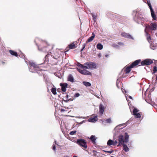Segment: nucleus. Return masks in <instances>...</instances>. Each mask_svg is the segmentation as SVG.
Listing matches in <instances>:
<instances>
[{"label": "nucleus", "instance_id": "1", "mask_svg": "<svg viewBox=\"0 0 157 157\" xmlns=\"http://www.w3.org/2000/svg\"><path fill=\"white\" fill-rule=\"evenodd\" d=\"M29 71L32 72H36L38 74L41 75V69L39 68L38 65L36 64L33 61H30L29 62Z\"/></svg>", "mask_w": 157, "mask_h": 157}, {"label": "nucleus", "instance_id": "2", "mask_svg": "<svg viewBox=\"0 0 157 157\" xmlns=\"http://www.w3.org/2000/svg\"><path fill=\"white\" fill-rule=\"evenodd\" d=\"M148 29H149L151 30H155L157 29V24L153 22L151 23L150 25L146 26L144 31L146 33L147 40L149 43H150L151 42V39L150 36L149 34L146 32V30Z\"/></svg>", "mask_w": 157, "mask_h": 157}, {"label": "nucleus", "instance_id": "3", "mask_svg": "<svg viewBox=\"0 0 157 157\" xmlns=\"http://www.w3.org/2000/svg\"><path fill=\"white\" fill-rule=\"evenodd\" d=\"M129 136L128 133L125 132L124 134V137L122 135H121L118 136L119 144L118 146H120L121 145H123L124 143H127L128 141Z\"/></svg>", "mask_w": 157, "mask_h": 157}, {"label": "nucleus", "instance_id": "4", "mask_svg": "<svg viewBox=\"0 0 157 157\" xmlns=\"http://www.w3.org/2000/svg\"><path fill=\"white\" fill-rule=\"evenodd\" d=\"M134 13L135 14V16L134 17V19L138 23H139L141 21H143L144 19L141 14L138 13V11L137 12V10H135L133 11V14Z\"/></svg>", "mask_w": 157, "mask_h": 157}, {"label": "nucleus", "instance_id": "5", "mask_svg": "<svg viewBox=\"0 0 157 157\" xmlns=\"http://www.w3.org/2000/svg\"><path fill=\"white\" fill-rule=\"evenodd\" d=\"M84 65H85V69L94 70L97 68V64L93 62H87L84 63Z\"/></svg>", "mask_w": 157, "mask_h": 157}, {"label": "nucleus", "instance_id": "6", "mask_svg": "<svg viewBox=\"0 0 157 157\" xmlns=\"http://www.w3.org/2000/svg\"><path fill=\"white\" fill-rule=\"evenodd\" d=\"M47 45V43L45 41H42L40 45L39 46H38V49L44 52H46L49 51V49L48 47H44L45 45Z\"/></svg>", "mask_w": 157, "mask_h": 157}, {"label": "nucleus", "instance_id": "7", "mask_svg": "<svg viewBox=\"0 0 157 157\" xmlns=\"http://www.w3.org/2000/svg\"><path fill=\"white\" fill-rule=\"evenodd\" d=\"M76 143L80 146L85 149H86L87 147L86 141L84 139H78L77 140Z\"/></svg>", "mask_w": 157, "mask_h": 157}, {"label": "nucleus", "instance_id": "8", "mask_svg": "<svg viewBox=\"0 0 157 157\" xmlns=\"http://www.w3.org/2000/svg\"><path fill=\"white\" fill-rule=\"evenodd\" d=\"M147 4L150 9L151 12V14L152 18H153V20H156V15L155 14L154 12L153 9L152 8V6L150 3V0H147Z\"/></svg>", "mask_w": 157, "mask_h": 157}, {"label": "nucleus", "instance_id": "9", "mask_svg": "<svg viewBox=\"0 0 157 157\" xmlns=\"http://www.w3.org/2000/svg\"><path fill=\"white\" fill-rule=\"evenodd\" d=\"M77 71L80 73L84 75H91V73L89 71H87L86 69H83L81 70L77 68Z\"/></svg>", "mask_w": 157, "mask_h": 157}, {"label": "nucleus", "instance_id": "10", "mask_svg": "<svg viewBox=\"0 0 157 157\" xmlns=\"http://www.w3.org/2000/svg\"><path fill=\"white\" fill-rule=\"evenodd\" d=\"M153 63L152 61L150 59H147L141 62L142 65H149Z\"/></svg>", "mask_w": 157, "mask_h": 157}, {"label": "nucleus", "instance_id": "11", "mask_svg": "<svg viewBox=\"0 0 157 157\" xmlns=\"http://www.w3.org/2000/svg\"><path fill=\"white\" fill-rule=\"evenodd\" d=\"M121 35L122 36L128 39H131L132 40H134V38L131 35L128 33H126L125 32H123L121 33Z\"/></svg>", "mask_w": 157, "mask_h": 157}, {"label": "nucleus", "instance_id": "12", "mask_svg": "<svg viewBox=\"0 0 157 157\" xmlns=\"http://www.w3.org/2000/svg\"><path fill=\"white\" fill-rule=\"evenodd\" d=\"M60 86L61 87V90L63 92H65L67 86V84L66 83H60Z\"/></svg>", "mask_w": 157, "mask_h": 157}, {"label": "nucleus", "instance_id": "13", "mask_svg": "<svg viewBox=\"0 0 157 157\" xmlns=\"http://www.w3.org/2000/svg\"><path fill=\"white\" fill-rule=\"evenodd\" d=\"M99 113L101 115H102L104 113L105 107L103 105L100 104L99 105Z\"/></svg>", "mask_w": 157, "mask_h": 157}, {"label": "nucleus", "instance_id": "14", "mask_svg": "<svg viewBox=\"0 0 157 157\" xmlns=\"http://www.w3.org/2000/svg\"><path fill=\"white\" fill-rule=\"evenodd\" d=\"M140 61V59H138L135 61L131 64V67L133 68L134 66L138 65Z\"/></svg>", "mask_w": 157, "mask_h": 157}, {"label": "nucleus", "instance_id": "15", "mask_svg": "<svg viewBox=\"0 0 157 157\" xmlns=\"http://www.w3.org/2000/svg\"><path fill=\"white\" fill-rule=\"evenodd\" d=\"M98 120L97 116H94L93 117L90 118L88 119V121L89 122H95Z\"/></svg>", "mask_w": 157, "mask_h": 157}, {"label": "nucleus", "instance_id": "16", "mask_svg": "<svg viewBox=\"0 0 157 157\" xmlns=\"http://www.w3.org/2000/svg\"><path fill=\"white\" fill-rule=\"evenodd\" d=\"M95 35L94 33H93L92 34V36L90 37L87 40L86 43H88L92 41L94 38Z\"/></svg>", "mask_w": 157, "mask_h": 157}, {"label": "nucleus", "instance_id": "17", "mask_svg": "<svg viewBox=\"0 0 157 157\" xmlns=\"http://www.w3.org/2000/svg\"><path fill=\"white\" fill-rule=\"evenodd\" d=\"M132 68V67H131V65L127 67L124 70L125 73L127 74L129 73L131 71V68Z\"/></svg>", "mask_w": 157, "mask_h": 157}, {"label": "nucleus", "instance_id": "18", "mask_svg": "<svg viewBox=\"0 0 157 157\" xmlns=\"http://www.w3.org/2000/svg\"><path fill=\"white\" fill-rule=\"evenodd\" d=\"M9 52L11 55L13 56H14L16 57H18V54L15 51L10 50L9 51Z\"/></svg>", "mask_w": 157, "mask_h": 157}, {"label": "nucleus", "instance_id": "19", "mask_svg": "<svg viewBox=\"0 0 157 157\" xmlns=\"http://www.w3.org/2000/svg\"><path fill=\"white\" fill-rule=\"evenodd\" d=\"M123 150L125 152H127L129 151V149L126 144H124L123 145Z\"/></svg>", "mask_w": 157, "mask_h": 157}, {"label": "nucleus", "instance_id": "20", "mask_svg": "<svg viewBox=\"0 0 157 157\" xmlns=\"http://www.w3.org/2000/svg\"><path fill=\"white\" fill-rule=\"evenodd\" d=\"M125 124H119L115 128L114 130H117V129H120L123 128V127L121 128V126H123V125H124Z\"/></svg>", "mask_w": 157, "mask_h": 157}, {"label": "nucleus", "instance_id": "21", "mask_svg": "<svg viewBox=\"0 0 157 157\" xmlns=\"http://www.w3.org/2000/svg\"><path fill=\"white\" fill-rule=\"evenodd\" d=\"M68 81L71 82H74V78L71 75H69L68 77Z\"/></svg>", "mask_w": 157, "mask_h": 157}, {"label": "nucleus", "instance_id": "22", "mask_svg": "<svg viewBox=\"0 0 157 157\" xmlns=\"http://www.w3.org/2000/svg\"><path fill=\"white\" fill-rule=\"evenodd\" d=\"M97 48L99 50H101L103 48V46L101 44L98 43L97 45Z\"/></svg>", "mask_w": 157, "mask_h": 157}, {"label": "nucleus", "instance_id": "23", "mask_svg": "<svg viewBox=\"0 0 157 157\" xmlns=\"http://www.w3.org/2000/svg\"><path fill=\"white\" fill-rule=\"evenodd\" d=\"M54 143H55V144H54L52 145V149L54 151H56V144L57 145H59L58 144V143L56 141V140H55Z\"/></svg>", "mask_w": 157, "mask_h": 157}, {"label": "nucleus", "instance_id": "24", "mask_svg": "<svg viewBox=\"0 0 157 157\" xmlns=\"http://www.w3.org/2000/svg\"><path fill=\"white\" fill-rule=\"evenodd\" d=\"M82 83H83V84L85 86H86V87H87V86H90L91 85V84H90V83L89 82H88L83 81V82Z\"/></svg>", "mask_w": 157, "mask_h": 157}, {"label": "nucleus", "instance_id": "25", "mask_svg": "<svg viewBox=\"0 0 157 157\" xmlns=\"http://www.w3.org/2000/svg\"><path fill=\"white\" fill-rule=\"evenodd\" d=\"M90 139L94 143H95L96 138H95V137L94 136L92 135L90 137Z\"/></svg>", "mask_w": 157, "mask_h": 157}, {"label": "nucleus", "instance_id": "26", "mask_svg": "<svg viewBox=\"0 0 157 157\" xmlns=\"http://www.w3.org/2000/svg\"><path fill=\"white\" fill-rule=\"evenodd\" d=\"M107 144L109 146L113 145V141L111 140H109L107 142Z\"/></svg>", "mask_w": 157, "mask_h": 157}, {"label": "nucleus", "instance_id": "27", "mask_svg": "<svg viewBox=\"0 0 157 157\" xmlns=\"http://www.w3.org/2000/svg\"><path fill=\"white\" fill-rule=\"evenodd\" d=\"M69 47L70 49H74L75 48V45L73 43L69 45Z\"/></svg>", "mask_w": 157, "mask_h": 157}, {"label": "nucleus", "instance_id": "28", "mask_svg": "<svg viewBox=\"0 0 157 157\" xmlns=\"http://www.w3.org/2000/svg\"><path fill=\"white\" fill-rule=\"evenodd\" d=\"M77 66L79 67H81L82 68L85 69V65L84 64V65H82L80 63H78V64Z\"/></svg>", "mask_w": 157, "mask_h": 157}, {"label": "nucleus", "instance_id": "29", "mask_svg": "<svg viewBox=\"0 0 157 157\" xmlns=\"http://www.w3.org/2000/svg\"><path fill=\"white\" fill-rule=\"evenodd\" d=\"M51 91L55 95L56 94V88H52L51 89Z\"/></svg>", "mask_w": 157, "mask_h": 157}, {"label": "nucleus", "instance_id": "30", "mask_svg": "<svg viewBox=\"0 0 157 157\" xmlns=\"http://www.w3.org/2000/svg\"><path fill=\"white\" fill-rule=\"evenodd\" d=\"M138 111L139 110L137 109L134 108L132 112L133 115H135Z\"/></svg>", "mask_w": 157, "mask_h": 157}, {"label": "nucleus", "instance_id": "31", "mask_svg": "<svg viewBox=\"0 0 157 157\" xmlns=\"http://www.w3.org/2000/svg\"><path fill=\"white\" fill-rule=\"evenodd\" d=\"M103 121H106V122L109 123H110L112 122V121L110 118H109L107 119L106 120H104Z\"/></svg>", "mask_w": 157, "mask_h": 157}, {"label": "nucleus", "instance_id": "32", "mask_svg": "<svg viewBox=\"0 0 157 157\" xmlns=\"http://www.w3.org/2000/svg\"><path fill=\"white\" fill-rule=\"evenodd\" d=\"M135 115L136 116L135 117L137 118H139L141 117V115L139 113H136L135 114Z\"/></svg>", "mask_w": 157, "mask_h": 157}, {"label": "nucleus", "instance_id": "33", "mask_svg": "<svg viewBox=\"0 0 157 157\" xmlns=\"http://www.w3.org/2000/svg\"><path fill=\"white\" fill-rule=\"evenodd\" d=\"M76 132V131H73L70 132V134L71 135H73Z\"/></svg>", "mask_w": 157, "mask_h": 157}, {"label": "nucleus", "instance_id": "34", "mask_svg": "<svg viewBox=\"0 0 157 157\" xmlns=\"http://www.w3.org/2000/svg\"><path fill=\"white\" fill-rule=\"evenodd\" d=\"M153 71L154 73H155L157 71V67L156 66H154L153 68Z\"/></svg>", "mask_w": 157, "mask_h": 157}, {"label": "nucleus", "instance_id": "35", "mask_svg": "<svg viewBox=\"0 0 157 157\" xmlns=\"http://www.w3.org/2000/svg\"><path fill=\"white\" fill-rule=\"evenodd\" d=\"M118 143V142L117 140H115L114 141H113V145H116Z\"/></svg>", "mask_w": 157, "mask_h": 157}, {"label": "nucleus", "instance_id": "36", "mask_svg": "<svg viewBox=\"0 0 157 157\" xmlns=\"http://www.w3.org/2000/svg\"><path fill=\"white\" fill-rule=\"evenodd\" d=\"M80 95V94L78 93H76L75 94L74 96L75 97V98L78 97Z\"/></svg>", "mask_w": 157, "mask_h": 157}, {"label": "nucleus", "instance_id": "37", "mask_svg": "<svg viewBox=\"0 0 157 157\" xmlns=\"http://www.w3.org/2000/svg\"><path fill=\"white\" fill-rule=\"evenodd\" d=\"M92 16L93 17L94 20L96 18L97 16L95 15H94L93 14H92Z\"/></svg>", "mask_w": 157, "mask_h": 157}, {"label": "nucleus", "instance_id": "38", "mask_svg": "<svg viewBox=\"0 0 157 157\" xmlns=\"http://www.w3.org/2000/svg\"><path fill=\"white\" fill-rule=\"evenodd\" d=\"M85 46H86V44H84L82 45V48L81 50V52H82L83 50L84 49Z\"/></svg>", "mask_w": 157, "mask_h": 157}, {"label": "nucleus", "instance_id": "39", "mask_svg": "<svg viewBox=\"0 0 157 157\" xmlns=\"http://www.w3.org/2000/svg\"><path fill=\"white\" fill-rule=\"evenodd\" d=\"M118 44L120 45H124V44L122 42H119L118 43Z\"/></svg>", "mask_w": 157, "mask_h": 157}, {"label": "nucleus", "instance_id": "40", "mask_svg": "<svg viewBox=\"0 0 157 157\" xmlns=\"http://www.w3.org/2000/svg\"><path fill=\"white\" fill-rule=\"evenodd\" d=\"M113 150L106 151V152L107 153L110 154L112 153L113 152Z\"/></svg>", "mask_w": 157, "mask_h": 157}, {"label": "nucleus", "instance_id": "41", "mask_svg": "<svg viewBox=\"0 0 157 157\" xmlns=\"http://www.w3.org/2000/svg\"><path fill=\"white\" fill-rule=\"evenodd\" d=\"M118 80H117V82H116V84H117V87L119 88V86H118Z\"/></svg>", "mask_w": 157, "mask_h": 157}, {"label": "nucleus", "instance_id": "42", "mask_svg": "<svg viewBox=\"0 0 157 157\" xmlns=\"http://www.w3.org/2000/svg\"><path fill=\"white\" fill-rule=\"evenodd\" d=\"M19 56L22 58H24L25 57V56L24 55H19Z\"/></svg>", "mask_w": 157, "mask_h": 157}, {"label": "nucleus", "instance_id": "43", "mask_svg": "<svg viewBox=\"0 0 157 157\" xmlns=\"http://www.w3.org/2000/svg\"><path fill=\"white\" fill-rule=\"evenodd\" d=\"M98 56L99 58H100L101 56V53H99L98 54Z\"/></svg>", "mask_w": 157, "mask_h": 157}, {"label": "nucleus", "instance_id": "44", "mask_svg": "<svg viewBox=\"0 0 157 157\" xmlns=\"http://www.w3.org/2000/svg\"><path fill=\"white\" fill-rule=\"evenodd\" d=\"M39 40V39H38V38H36V40H35V42L36 43V42H37V40ZM36 45H37V43H36Z\"/></svg>", "mask_w": 157, "mask_h": 157}, {"label": "nucleus", "instance_id": "45", "mask_svg": "<svg viewBox=\"0 0 157 157\" xmlns=\"http://www.w3.org/2000/svg\"><path fill=\"white\" fill-rule=\"evenodd\" d=\"M121 90H122V92L123 93H124V91L125 93L126 92V90L124 89H122Z\"/></svg>", "mask_w": 157, "mask_h": 157}, {"label": "nucleus", "instance_id": "46", "mask_svg": "<svg viewBox=\"0 0 157 157\" xmlns=\"http://www.w3.org/2000/svg\"><path fill=\"white\" fill-rule=\"evenodd\" d=\"M85 121H82L81 122L79 123V124H82L83 123V122H84Z\"/></svg>", "mask_w": 157, "mask_h": 157}, {"label": "nucleus", "instance_id": "47", "mask_svg": "<svg viewBox=\"0 0 157 157\" xmlns=\"http://www.w3.org/2000/svg\"><path fill=\"white\" fill-rule=\"evenodd\" d=\"M65 111V110L64 109H62L61 110V111L62 112H64Z\"/></svg>", "mask_w": 157, "mask_h": 157}, {"label": "nucleus", "instance_id": "48", "mask_svg": "<svg viewBox=\"0 0 157 157\" xmlns=\"http://www.w3.org/2000/svg\"><path fill=\"white\" fill-rule=\"evenodd\" d=\"M77 117V118H85V117Z\"/></svg>", "mask_w": 157, "mask_h": 157}, {"label": "nucleus", "instance_id": "49", "mask_svg": "<svg viewBox=\"0 0 157 157\" xmlns=\"http://www.w3.org/2000/svg\"><path fill=\"white\" fill-rule=\"evenodd\" d=\"M66 97L67 98L66 99H67L68 98V95L67 94L66 95Z\"/></svg>", "mask_w": 157, "mask_h": 157}, {"label": "nucleus", "instance_id": "50", "mask_svg": "<svg viewBox=\"0 0 157 157\" xmlns=\"http://www.w3.org/2000/svg\"><path fill=\"white\" fill-rule=\"evenodd\" d=\"M48 56V55H46L45 56V58H47Z\"/></svg>", "mask_w": 157, "mask_h": 157}, {"label": "nucleus", "instance_id": "51", "mask_svg": "<svg viewBox=\"0 0 157 157\" xmlns=\"http://www.w3.org/2000/svg\"><path fill=\"white\" fill-rule=\"evenodd\" d=\"M129 98H130L131 99H132V97L131 96H129Z\"/></svg>", "mask_w": 157, "mask_h": 157}, {"label": "nucleus", "instance_id": "52", "mask_svg": "<svg viewBox=\"0 0 157 157\" xmlns=\"http://www.w3.org/2000/svg\"><path fill=\"white\" fill-rule=\"evenodd\" d=\"M108 56V55H105V56L106 57H107Z\"/></svg>", "mask_w": 157, "mask_h": 157}, {"label": "nucleus", "instance_id": "53", "mask_svg": "<svg viewBox=\"0 0 157 157\" xmlns=\"http://www.w3.org/2000/svg\"><path fill=\"white\" fill-rule=\"evenodd\" d=\"M73 157H77V156H74Z\"/></svg>", "mask_w": 157, "mask_h": 157}, {"label": "nucleus", "instance_id": "54", "mask_svg": "<svg viewBox=\"0 0 157 157\" xmlns=\"http://www.w3.org/2000/svg\"><path fill=\"white\" fill-rule=\"evenodd\" d=\"M151 48V49H154V48Z\"/></svg>", "mask_w": 157, "mask_h": 157}, {"label": "nucleus", "instance_id": "55", "mask_svg": "<svg viewBox=\"0 0 157 157\" xmlns=\"http://www.w3.org/2000/svg\"><path fill=\"white\" fill-rule=\"evenodd\" d=\"M104 122V121H102V123H103Z\"/></svg>", "mask_w": 157, "mask_h": 157}, {"label": "nucleus", "instance_id": "56", "mask_svg": "<svg viewBox=\"0 0 157 157\" xmlns=\"http://www.w3.org/2000/svg\"><path fill=\"white\" fill-rule=\"evenodd\" d=\"M130 145H131V144H130ZM128 145H130L129 144H128Z\"/></svg>", "mask_w": 157, "mask_h": 157}]
</instances>
